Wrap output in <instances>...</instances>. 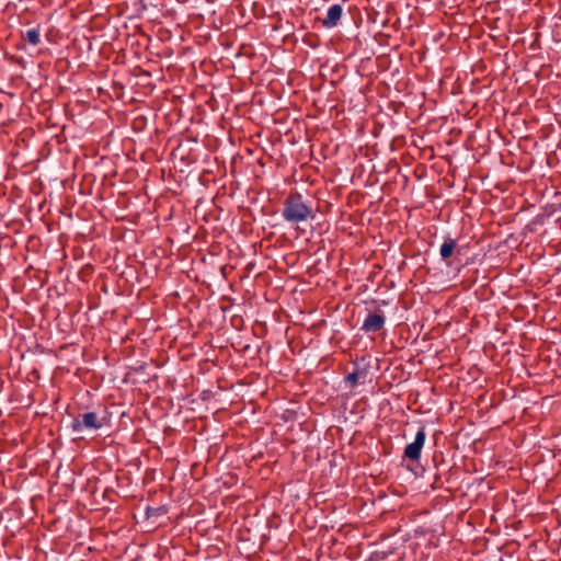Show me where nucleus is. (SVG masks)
I'll list each match as a JSON object with an SVG mask.
<instances>
[{
  "instance_id": "5",
  "label": "nucleus",
  "mask_w": 561,
  "mask_h": 561,
  "mask_svg": "<svg viewBox=\"0 0 561 561\" xmlns=\"http://www.w3.org/2000/svg\"><path fill=\"white\" fill-rule=\"evenodd\" d=\"M343 8L341 4H333L329 8L327 16L322 20V25L327 28H332L337 25L342 18Z\"/></svg>"
},
{
  "instance_id": "13",
  "label": "nucleus",
  "mask_w": 561,
  "mask_h": 561,
  "mask_svg": "<svg viewBox=\"0 0 561 561\" xmlns=\"http://www.w3.org/2000/svg\"><path fill=\"white\" fill-rule=\"evenodd\" d=\"M486 287H488L486 285H482V288H483V293H482V295H483V299H486V298H488V297L485 296Z\"/></svg>"
},
{
  "instance_id": "15",
  "label": "nucleus",
  "mask_w": 561,
  "mask_h": 561,
  "mask_svg": "<svg viewBox=\"0 0 561 561\" xmlns=\"http://www.w3.org/2000/svg\"><path fill=\"white\" fill-rule=\"evenodd\" d=\"M489 291H490L491 296H495L496 295L495 290L492 289V288H490Z\"/></svg>"
},
{
  "instance_id": "12",
  "label": "nucleus",
  "mask_w": 561,
  "mask_h": 561,
  "mask_svg": "<svg viewBox=\"0 0 561 561\" xmlns=\"http://www.w3.org/2000/svg\"><path fill=\"white\" fill-rule=\"evenodd\" d=\"M18 287L16 286H13V291H19L22 289V283H18Z\"/></svg>"
},
{
  "instance_id": "3",
  "label": "nucleus",
  "mask_w": 561,
  "mask_h": 561,
  "mask_svg": "<svg viewBox=\"0 0 561 561\" xmlns=\"http://www.w3.org/2000/svg\"><path fill=\"white\" fill-rule=\"evenodd\" d=\"M425 439H426L425 428L421 427L417 431V433L414 437V440L405 446L404 453H403L404 458H408L409 460H411L413 462H419L421 459V453L424 447Z\"/></svg>"
},
{
  "instance_id": "2",
  "label": "nucleus",
  "mask_w": 561,
  "mask_h": 561,
  "mask_svg": "<svg viewBox=\"0 0 561 561\" xmlns=\"http://www.w3.org/2000/svg\"><path fill=\"white\" fill-rule=\"evenodd\" d=\"M106 423V417L101 416L94 411H89L78 414L71 421V430L75 433H81L83 431H98L102 428Z\"/></svg>"
},
{
  "instance_id": "7",
  "label": "nucleus",
  "mask_w": 561,
  "mask_h": 561,
  "mask_svg": "<svg viewBox=\"0 0 561 561\" xmlns=\"http://www.w3.org/2000/svg\"><path fill=\"white\" fill-rule=\"evenodd\" d=\"M22 37L31 45L37 46L41 43L39 26L27 30L22 33Z\"/></svg>"
},
{
  "instance_id": "4",
  "label": "nucleus",
  "mask_w": 561,
  "mask_h": 561,
  "mask_svg": "<svg viewBox=\"0 0 561 561\" xmlns=\"http://www.w3.org/2000/svg\"><path fill=\"white\" fill-rule=\"evenodd\" d=\"M386 323V317L380 309H377L375 312H369L360 330L365 333H376L380 331Z\"/></svg>"
},
{
  "instance_id": "1",
  "label": "nucleus",
  "mask_w": 561,
  "mask_h": 561,
  "mask_svg": "<svg viewBox=\"0 0 561 561\" xmlns=\"http://www.w3.org/2000/svg\"><path fill=\"white\" fill-rule=\"evenodd\" d=\"M283 205L282 216L287 222L298 224L316 216L311 205L304 201L299 192L289 193Z\"/></svg>"
},
{
  "instance_id": "11",
  "label": "nucleus",
  "mask_w": 561,
  "mask_h": 561,
  "mask_svg": "<svg viewBox=\"0 0 561 561\" xmlns=\"http://www.w3.org/2000/svg\"><path fill=\"white\" fill-rule=\"evenodd\" d=\"M101 289H102V291H103L104 294H108V288H107V286H106V283H102V287H101Z\"/></svg>"
},
{
  "instance_id": "8",
  "label": "nucleus",
  "mask_w": 561,
  "mask_h": 561,
  "mask_svg": "<svg viewBox=\"0 0 561 561\" xmlns=\"http://www.w3.org/2000/svg\"><path fill=\"white\" fill-rule=\"evenodd\" d=\"M365 376H366V373H365V371L358 373V371L356 370V371H353V373L348 374V375L345 377V381H346L347 383H350V386H351L352 388H354V387L358 383L359 379H360V378H365Z\"/></svg>"
},
{
  "instance_id": "9",
  "label": "nucleus",
  "mask_w": 561,
  "mask_h": 561,
  "mask_svg": "<svg viewBox=\"0 0 561 561\" xmlns=\"http://www.w3.org/2000/svg\"><path fill=\"white\" fill-rule=\"evenodd\" d=\"M552 277L561 279V266L556 267V273L552 275Z\"/></svg>"
},
{
  "instance_id": "14",
  "label": "nucleus",
  "mask_w": 561,
  "mask_h": 561,
  "mask_svg": "<svg viewBox=\"0 0 561 561\" xmlns=\"http://www.w3.org/2000/svg\"><path fill=\"white\" fill-rule=\"evenodd\" d=\"M112 293H113L114 295H118V294H119V289H118V288H113V289H112Z\"/></svg>"
},
{
  "instance_id": "6",
  "label": "nucleus",
  "mask_w": 561,
  "mask_h": 561,
  "mask_svg": "<svg viewBox=\"0 0 561 561\" xmlns=\"http://www.w3.org/2000/svg\"><path fill=\"white\" fill-rule=\"evenodd\" d=\"M457 250V241L450 237H446L444 243L440 245L439 254L442 260L450 259Z\"/></svg>"
},
{
  "instance_id": "10",
  "label": "nucleus",
  "mask_w": 561,
  "mask_h": 561,
  "mask_svg": "<svg viewBox=\"0 0 561 561\" xmlns=\"http://www.w3.org/2000/svg\"><path fill=\"white\" fill-rule=\"evenodd\" d=\"M506 293H507L506 286H499V294L506 295Z\"/></svg>"
}]
</instances>
